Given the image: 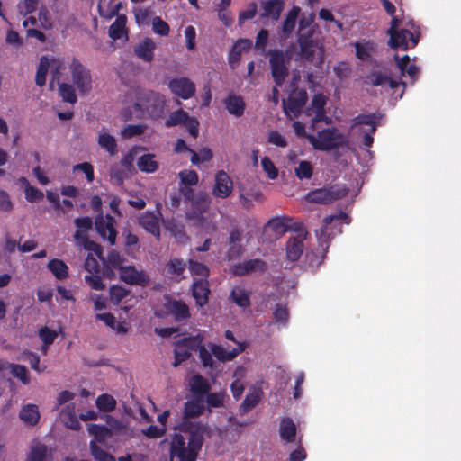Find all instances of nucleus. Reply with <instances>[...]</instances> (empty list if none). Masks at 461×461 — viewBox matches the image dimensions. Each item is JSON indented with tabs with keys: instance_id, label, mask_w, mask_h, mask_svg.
<instances>
[{
	"instance_id": "obj_21",
	"label": "nucleus",
	"mask_w": 461,
	"mask_h": 461,
	"mask_svg": "<svg viewBox=\"0 0 461 461\" xmlns=\"http://www.w3.org/2000/svg\"><path fill=\"white\" fill-rule=\"evenodd\" d=\"M224 105L227 111L236 117H241L246 108L243 97L234 94L229 95L225 98Z\"/></svg>"
},
{
	"instance_id": "obj_48",
	"label": "nucleus",
	"mask_w": 461,
	"mask_h": 461,
	"mask_svg": "<svg viewBox=\"0 0 461 461\" xmlns=\"http://www.w3.org/2000/svg\"><path fill=\"white\" fill-rule=\"evenodd\" d=\"M273 317L276 324L285 326L289 320V312L287 307L281 303H277L273 312Z\"/></svg>"
},
{
	"instance_id": "obj_18",
	"label": "nucleus",
	"mask_w": 461,
	"mask_h": 461,
	"mask_svg": "<svg viewBox=\"0 0 461 461\" xmlns=\"http://www.w3.org/2000/svg\"><path fill=\"white\" fill-rule=\"evenodd\" d=\"M267 226L277 236H282L289 230H299V224L293 223V219L290 217L274 218L267 222Z\"/></svg>"
},
{
	"instance_id": "obj_54",
	"label": "nucleus",
	"mask_w": 461,
	"mask_h": 461,
	"mask_svg": "<svg viewBox=\"0 0 461 461\" xmlns=\"http://www.w3.org/2000/svg\"><path fill=\"white\" fill-rule=\"evenodd\" d=\"M47 447L45 445H38L32 447L26 461H46Z\"/></svg>"
},
{
	"instance_id": "obj_4",
	"label": "nucleus",
	"mask_w": 461,
	"mask_h": 461,
	"mask_svg": "<svg viewBox=\"0 0 461 461\" xmlns=\"http://www.w3.org/2000/svg\"><path fill=\"white\" fill-rule=\"evenodd\" d=\"M269 67L272 78L276 86H282L289 76L288 63L290 57L280 50H269Z\"/></svg>"
},
{
	"instance_id": "obj_8",
	"label": "nucleus",
	"mask_w": 461,
	"mask_h": 461,
	"mask_svg": "<svg viewBox=\"0 0 461 461\" xmlns=\"http://www.w3.org/2000/svg\"><path fill=\"white\" fill-rule=\"evenodd\" d=\"M387 34L390 36L388 45L393 50L400 49L402 50L416 47L420 37L419 31L411 32L405 28L387 32Z\"/></svg>"
},
{
	"instance_id": "obj_46",
	"label": "nucleus",
	"mask_w": 461,
	"mask_h": 461,
	"mask_svg": "<svg viewBox=\"0 0 461 461\" xmlns=\"http://www.w3.org/2000/svg\"><path fill=\"white\" fill-rule=\"evenodd\" d=\"M188 113L182 109L175 111L170 113L168 118L166 120L165 125L167 127H173L182 123H185L188 120Z\"/></svg>"
},
{
	"instance_id": "obj_57",
	"label": "nucleus",
	"mask_w": 461,
	"mask_h": 461,
	"mask_svg": "<svg viewBox=\"0 0 461 461\" xmlns=\"http://www.w3.org/2000/svg\"><path fill=\"white\" fill-rule=\"evenodd\" d=\"M145 126L142 124H129L126 125L122 131V136L126 139H131L135 136L141 135L145 131Z\"/></svg>"
},
{
	"instance_id": "obj_14",
	"label": "nucleus",
	"mask_w": 461,
	"mask_h": 461,
	"mask_svg": "<svg viewBox=\"0 0 461 461\" xmlns=\"http://www.w3.org/2000/svg\"><path fill=\"white\" fill-rule=\"evenodd\" d=\"M244 251L245 248L242 245V230L238 227H234L230 231L226 258L228 260L239 259Z\"/></svg>"
},
{
	"instance_id": "obj_2",
	"label": "nucleus",
	"mask_w": 461,
	"mask_h": 461,
	"mask_svg": "<svg viewBox=\"0 0 461 461\" xmlns=\"http://www.w3.org/2000/svg\"><path fill=\"white\" fill-rule=\"evenodd\" d=\"M308 141L315 150L330 151L339 149L348 143V138L338 128H326L317 132V135H308Z\"/></svg>"
},
{
	"instance_id": "obj_59",
	"label": "nucleus",
	"mask_w": 461,
	"mask_h": 461,
	"mask_svg": "<svg viewBox=\"0 0 461 461\" xmlns=\"http://www.w3.org/2000/svg\"><path fill=\"white\" fill-rule=\"evenodd\" d=\"M199 351V358L202 361L203 366L205 368L213 369L214 368V362L212 359V351H209L204 345H202Z\"/></svg>"
},
{
	"instance_id": "obj_11",
	"label": "nucleus",
	"mask_w": 461,
	"mask_h": 461,
	"mask_svg": "<svg viewBox=\"0 0 461 461\" xmlns=\"http://www.w3.org/2000/svg\"><path fill=\"white\" fill-rule=\"evenodd\" d=\"M233 191V181L224 170H219L215 174L214 185L212 194L215 198L226 199Z\"/></svg>"
},
{
	"instance_id": "obj_26",
	"label": "nucleus",
	"mask_w": 461,
	"mask_h": 461,
	"mask_svg": "<svg viewBox=\"0 0 461 461\" xmlns=\"http://www.w3.org/2000/svg\"><path fill=\"white\" fill-rule=\"evenodd\" d=\"M154 41L149 38H146L134 48V52L142 60L150 62L154 58Z\"/></svg>"
},
{
	"instance_id": "obj_62",
	"label": "nucleus",
	"mask_w": 461,
	"mask_h": 461,
	"mask_svg": "<svg viewBox=\"0 0 461 461\" xmlns=\"http://www.w3.org/2000/svg\"><path fill=\"white\" fill-rule=\"evenodd\" d=\"M185 269V264L178 258L171 259L167 264V272L173 276H180Z\"/></svg>"
},
{
	"instance_id": "obj_24",
	"label": "nucleus",
	"mask_w": 461,
	"mask_h": 461,
	"mask_svg": "<svg viewBox=\"0 0 461 461\" xmlns=\"http://www.w3.org/2000/svg\"><path fill=\"white\" fill-rule=\"evenodd\" d=\"M303 239L300 237H292L286 242V257L289 260L297 261L303 251Z\"/></svg>"
},
{
	"instance_id": "obj_63",
	"label": "nucleus",
	"mask_w": 461,
	"mask_h": 461,
	"mask_svg": "<svg viewBox=\"0 0 461 461\" xmlns=\"http://www.w3.org/2000/svg\"><path fill=\"white\" fill-rule=\"evenodd\" d=\"M86 283L94 290H104L105 288V285L103 283V280L99 274H92L86 275L84 277Z\"/></svg>"
},
{
	"instance_id": "obj_15",
	"label": "nucleus",
	"mask_w": 461,
	"mask_h": 461,
	"mask_svg": "<svg viewBox=\"0 0 461 461\" xmlns=\"http://www.w3.org/2000/svg\"><path fill=\"white\" fill-rule=\"evenodd\" d=\"M120 276L122 281L129 285L146 286L149 284V277L144 271H139L135 267H123L120 270Z\"/></svg>"
},
{
	"instance_id": "obj_41",
	"label": "nucleus",
	"mask_w": 461,
	"mask_h": 461,
	"mask_svg": "<svg viewBox=\"0 0 461 461\" xmlns=\"http://www.w3.org/2000/svg\"><path fill=\"white\" fill-rule=\"evenodd\" d=\"M260 401V394L258 392L248 393L241 402L239 411L241 415L250 411Z\"/></svg>"
},
{
	"instance_id": "obj_56",
	"label": "nucleus",
	"mask_w": 461,
	"mask_h": 461,
	"mask_svg": "<svg viewBox=\"0 0 461 461\" xmlns=\"http://www.w3.org/2000/svg\"><path fill=\"white\" fill-rule=\"evenodd\" d=\"M39 337L45 345V347H49L54 342V340L58 337V333L56 330H50L49 327L44 326L40 329Z\"/></svg>"
},
{
	"instance_id": "obj_58",
	"label": "nucleus",
	"mask_w": 461,
	"mask_h": 461,
	"mask_svg": "<svg viewBox=\"0 0 461 461\" xmlns=\"http://www.w3.org/2000/svg\"><path fill=\"white\" fill-rule=\"evenodd\" d=\"M261 166L269 179L274 180L278 176V169L268 157L261 159Z\"/></svg>"
},
{
	"instance_id": "obj_53",
	"label": "nucleus",
	"mask_w": 461,
	"mask_h": 461,
	"mask_svg": "<svg viewBox=\"0 0 461 461\" xmlns=\"http://www.w3.org/2000/svg\"><path fill=\"white\" fill-rule=\"evenodd\" d=\"M110 299L115 305H119L120 303L129 294V291L120 285H113L110 287Z\"/></svg>"
},
{
	"instance_id": "obj_25",
	"label": "nucleus",
	"mask_w": 461,
	"mask_h": 461,
	"mask_svg": "<svg viewBox=\"0 0 461 461\" xmlns=\"http://www.w3.org/2000/svg\"><path fill=\"white\" fill-rule=\"evenodd\" d=\"M126 23V16L124 14L118 15L115 21L109 27V37L114 41L120 40L123 36L127 38Z\"/></svg>"
},
{
	"instance_id": "obj_45",
	"label": "nucleus",
	"mask_w": 461,
	"mask_h": 461,
	"mask_svg": "<svg viewBox=\"0 0 461 461\" xmlns=\"http://www.w3.org/2000/svg\"><path fill=\"white\" fill-rule=\"evenodd\" d=\"M95 403L97 408L103 411H112L116 406L114 398L107 393L99 395Z\"/></svg>"
},
{
	"instance_id": "obj_30",
	"label": "nucleus",
	"mask_w": 461,
	"mask_h": 461,
	"mask_svg": "<svg viewBox=\"0 0 461 461\" xmlns=\"http://www.w3.org/2000/svg\"><path fill=\"white\" fill-rule=\"evenodd\" d=\"M74 223L77 227V230L74 233V239L76 240H86L87 231L90 230L93 227V221L90 217H79L75 219Z\"/></svg>"
},
{
	"instance_id": "obj_50",
	"label": "nucleus",
	"mask_w": 461,
	"mask_h": 461,
	"mask_svg": "<svg viewBox=\"0 0 461 461\" xmlns=\"http://www.w3.org/2000/svg\"><path fill=\"white\" fill-rule=\"evenodd\" d=\"M295 176L303 180V179H310L312 176L313 169L312 166L309 161L302 160L299 162V165L294 169Z\"/></svg>"
},
{
	"instance_id": "obj_49",
	"label": "nucleus",
	"mask_w": 461,
	"mask_h": 461,
	"mask_svg": "<svg viewBox=\"0 0 461 461\" xmlns=\"http://www.w3.org/2000/svg\"><path fill=\"white\" fill-rule=\"evenodd\" d=\"M194 209L197 210L199 213H203L206 212L209 207V196L206 193L201 192L198 194L194 195V200L191 201Z\"/></svg>"
},
{
	"instance_id": "obj_5",
	"label": "nucleus",
	"mask_w": 461,
	"mask_h": 461,
	"mask_svg": "<svg viewBox=\"0 0 461 461\" xmlns=\"http://www.w3.org/2000/svg\"><path fill=\"white\" fill-rule=\"evenodd\" d=\"M348 189L345 185H334L309 192L305 199L309 203L328 204L347 196Z\"/></svg>"
},
{
	"instance_id": "obj_32",
	"label": "nucleus",
	"mask_w": 461,
	"mask_h": 461,
	"mask_svg": "<svg viewBox=\"0 0 461 461\" xmlns=\"http://www.w3.org/2000/svg\"><path fill=\"white\" fill-rule=\"evenodd\" d=\"M285 0H268L264 3L263 16L277 20L284 9Z\"/></svg>"
},
{
	"instance_id": "obj_36",
	"label": "nucleus",
	"mask_w": 461,
	"mask_h": 461,
	"mask_svg": "<svg viewBox=\"0 0 461 461\" xmlns=\"http://www.w3.org/2000/svg\"><path fill=\"white\" fill-rule=\"evenodd\" d=\"M348 218V214L346 212H340L336 215L326 216L323 220L325 227L321 230V234L319 237V241L323 248L324 254L327 253L329 249V238L325 235L326 227L333 222L335 220H344Z\"/></svg>"
},
{
	"instance_id": "obj_34",
	"label": "nucleus",
	"mask_w": 461,
	"mask_h": 461,
	"mask_svg": "<svg viewBox=\"0 0 461 461\" xmlns=\"http://www.w3.org/2000/svg\"><path fill=\"white\" fill-rule=\"evenodd\" d=\"M139 169L146 173H154L158 169V163L155 160V155L144 154L138 158Z\"/></svg>"
},
{
	"instance_id": "obj_9",
	"label": "nucleus",
	"mask_w": 461,
	"mask_h": 461,
	"mask_svg": "<svg viewBox=\"0 0 461 461\" xmlns=\"http://www.w3.org/2000/svg\"><path fill=\"white\" fill-rule=\"evenodd\" d=\"M135 105L143 107L150 118L158 119L164 113L166 100L163 95L149 91Z\"/></svg>"
},
{
	"instance_id": "obj_6",
	"label": "nucleus",
	"mask_w": 461,
	"mask_h": 461,
	"mask_svg": "<svg viewBox=\"0 0 461 461\" xmlns=\"http://www.w3.org/2000/svg\"><path fill=\"white\" fill-rule=\"evenodd\" d=\"M73 84L79 94L85 95L92 89V76L90 70L77 59L74 58L69 65Z\"/></svg>"
},
{
	"instance_id": "obj_40",
	"label": "nucleus",
	"mask_w": 461,
	"mask_h": 461,
	"mask_svg": "<svg viewBox=\"0 0 461 461\" xmlns=\"http://www.w3.org/2000/svg\"><path fill=\"white\" fill-rule=\"evenodd\" d=\"M203 345V338L199 335L185 337L175 342L176 348H185L187 350H198Z\"/></svg>"
},
{
	"instance_id": "obj_28",
	"label": "nucleus",
	"mask_w": 461,
	"mask_h": 461,
	"mask_svg": "<svg viewBox=\"0 0 461 461\" xmlns=\"http://www.w3.org/2000/svg\"><path fill=\"white\" fill-rule=\"evenodd\" d=\"M97 143L109 156L113 157L118 152V145L115 138L108 132H101L97 138Z\"/></svg>"
},
{
	"instance_id": "obj_38",
	"label": "nucleus",
	"mask_w": 461,
	"mask_h": 461,
	"mask_svg": "<svg viewBox=\"0 0 461 461\" xmlns=\"http://www.w3.org/2000/svg\"><path fill=\"white\" fill-rule=\"evenodd\" d=\"M61 418L66 427L74 430L80 429V423L76 416L73 406L67 405L61 411Z\"/></svg>"
},
{
	"instance_id": "obj_33",
	"label": "nucleus",
	"mask_w": 461,
	"mask_h": 461,
	"mask_svg": "<svg viewBox=\"0 0 461 461\" xmlns=\"http://www.w3.org/2000/svg\"><path fill=\"white\" fill-rule=\"evenodd\" d=\"M47 267L58 280H63L68 276V267L61 259L53 258L49 261Z\"/></svg>"
},
{
	"instance_id": "obj_29",
	"label": "nucleus",
	"mask_w": 461,
	"mask_h": 461,
	"mask_svg": "<svg viewBox=\"0 0 461 461\" xmlns=\"http://www.w3.org/2000/svg\"><path fill=\"white\" fill-rule=\"evenodd\" d=\"M280 437L287 443H293L296 437V426L291 418H283L280 422Z\"/></svg>"
},
{
	"instance_id": "obj_13",
	"label": "nucleus",
	"mask_w": 461,
	"mask_h": 461,
	"mask_svg": "<svg viewBox=\"0 0 461 461\" xmlns=\"http://www.w3.org/2000/svg\"><path fill=\"white\" fill-rule=\"evenodd\" d=\"M307 92L304 89H294L286 101H284V111L286 114L297 115L307 102Z\"/></svg>"
},
{
	"instance_id": "obj_35",
	"label": "nucleus",
	"mask_w": 461,
	"mask_h": 461,
	"mask_svg": "<svg viewBox=\"0 0 461 461\" xmlns=\"http://www.w3.org/2000/svg\"><path fill=\"white\" fill-rule=\"evenodd\" d=\"M300 12L301 8L299 6H293L287 13L282 26V32L285 35H289L294 30Z\"/></svg>"
},
{
	"instance_id": "obj_23",
	"label": "nucleus",
	"mask_w": 461,
	"mask_h": 461,
	"mask_svg": "<svg viewBox=\"0 0 461 461\" xmlns=\"http://www.w3.org/2000/svg\"><path fill=\"white\" fill-rule=\"evenodd\" d=\"M204 411L203 399L194 397V400L187 401L184 406V421H190L189 419L198 418Z\"/></svg>"
},
{
	"instance_id": "obj_51",
	"label": "nucleus",
	"mask_w": 461,
	"mask_h": 461,
	"mask_svg": "<svg viewBox=\"0 0 461 461\" xmlns=\"http://www.w3.org/2000/svg\"><path fill=\"white\" fill-rule=\"evenodd\" d=\"M189 269L193 275L201 276V279H207L210 275V270L204 264L193 259L189 260Z\"/></svg>"
},
{
	"instance_id": "obj_1",
	"label": "nucleus",
	"mask_w": 461,
	"mask_h": 461,
	"mask_svg": "<svg viewBox=\"0 0 461 461\" xmlns=\"http://www.w3.org/2000/svg\"><path fill=\"white\" fill-rule=\"evenodd\" d=\"M206 425L197 421H183L181 432L171 437L169 455L171 461H196L203 447Z\"/></svg>"
},
{
	"instance_id": "obj_7",
	"label": "nucleus",
	"mask_w": 461,
	"mask_h": 461,
	"mask_svg": "<svg viewBox=\"0 0 461 461\" xmlns=\"http://www.w3.org/2000/svg\"><path fill=\"white\" fill-rule=\"evenodd\" d=\"M163 308L164 311L159 310L155 312L157 317L164 318L167 315H171L176 322L185 321L191 317L189 306L181 300L165 296Z\"/></svg>"
},
{
	"instance_id": "obj_47",
	"label": "nucleus",
	"mask_w": 461,
	"mask_h": 461,
	"mask_svg": "<svg viewBox=\"0 0 461 461\" xmlns=\"http://www.w3.org/2000/svg\"><path fill=\"white\" fill-rule=\"evenodd\" d=\"M180 182L179 185H196L199 182V176L195 170H181L178 174Z\"/></svg>"
},
{
	"instance_id": "obj_27",
	"label": "nucleus",
	"mask_w": 461,
	"mask_h": 461,
	"mask_svg": "<svg viewBox=\"0 0 461 461\" xmlns=\"http://www.w3.org/2000/svg\"><path fill=\"white\" fill-rule=\"evenodd\" d=\"M19 417L28 425H36L41 417L38 406L31 403L24 405L20 411Z\"/></svg>"
},
{
	"instance_id": "obj_60",
	"label": "nucleus",
	"mask_w": 461,
	"mask_h": 461,
	"mask_svg": "<svg viewBox=\"0 0 461 461\" xmlns=\"http://www.w3.org/2000/svg\"><path fill=\"white\" fill-rule=\"evenodd\" d=\"M81 171L86 175V180L91 183L95 179L94 167L88 162L73 166V172Z\"/></svg>"
},
{
	"instance_id": "obj_16",
	"label": "nucleus",
	"mask_w": 461,
	"mask_h": 461,
	"mask_svg": "<svg viewBox=\"0 0 461 461\" xmlns=\"http://www.w3.org/2000/svg\"><path fill=\"white\" fill-rule=\"evenodd\" d=\"M210 293L211 290L207 279H194L191 285V294L197 306L203 307L208 303Z\"/></svg>"
},
{
	"instance_id": "obj_43",
	"label": "nucleus",
	"mask_w": 461,
	"mask_h": 461,
	"mask_svg": "<svg viewBox=\"0 0 461 461\" xmlns=\"http://www.w3.org/2000/svg\"><path fill=\"white\" fill-rule=\"evenodd\" d=\"M59 95L61 96L62 100L64 102L69 103V104H76L77 103V95L75 92V89L72 85L68 83H61L59 86Z\"/></svg>"
},
{
	"instance_id": "obj_31",
	"label": "nucleus",
	"mask_w": 461,
	"mask_h": 461,
	"mask_svg": "<svg viewBox=\"0 0 461 461\" xmlns=\"http://www.w3.org/2000/svg\"><path fill=\"white\" fill-rule=\"evenodd\" d=\"M356 56L362 61L371 59L372 54L375 51V43L372 41L355 43Z\"/></svg>"
},
{
	"instance_id": "obj_64",
	"label": "nucleus",
	"mask_w": 461,
	"mask_h": 461,
	"mask_svg": "<svg viewBox=\"0 0 461 461\" xmlns=\"http://www.w3.org/2000/svg\"><path fill=\"white\" fill-rule=\"evenodd\" d=\"M366 79L373 86H384L388 81V76L378 71H372L366 76Z\"/></svg>"
},
{
	"instance_id": "obj_55",
	"label": "nucleus",
	"mask_w": 461,
	"mask_h": 461,
	"mask_svg": "<svg viewBox=\"0 0 461 461\" xmlns=\"http://www.w3.org/2000/svg\"><path fill=\"white\" fill-rule=\"evenodd\" d=\"M91 454L96 461H114V457L95 443H90Z\"/></svg>"
},
{
	"instance_id": "obj_3",
	"label": "nucleus",
	"mask_w": 461,
	"mask_h": 461,
	"mask_svg": "<svg viewBox=\"0 0 461 461\" xmlns=\"http://www.w3.org/2000/svg\"><path fill=\"white\" fill-rule=\"evenodd\" d=\"M315 32L312 28L308 29L305 32L298 33V44L300 47V56L304 61L313 63L315 60L316 50H319L320 59L316 63L317 67H321L323 63V50L322 47L319 46V42L313 38Z\"/></svg>"
},
{
	"instance_id": "obj_44",
	"label": "nucleus",
	"mask_w": 461,
	"mask_h": 461,
	"mask_svg": "<svg viewBox=\"0 0 461 461\" xmlns=\"http://www.w3.org/2000/svg\"><path fill=\"white\" fill-rule=\"evenodd\" d=\"M8 367L10 368L11 374L19 379L23 384H30V377L27 368L19 364H9Z\"/></svg>"
},
{
	"instance_id": "obj_20",
	"label": "nucleus",
	"mask_w": 461,
	"mask_h": 461,
	"mask_svg": "<svg viewBox=\"0 0 461 461\" xmlns=\"http://www.w3.org/2000/svg\"><path fill=\"white\" fill-rule=\"evenodd\" d=\"M139 224L157 239L160 238L159 218L152 212H145L139 217Z\"/></svg>"
},
{
	"instance_id": "obj_37",
	"label": "nucleus",
	"mask_w": 461,
	"mask_h": 461,
	"mask_svg": "<svg viewBox=\"0 0 461 461\" xmlns=\"http://www.w3.org/2000/svg\"><path fill=\"white\" fill-rule=\"evenodd\" d=\"M230 299L241 308H247L250 305L249 294L242 287H234L230 292Z\"/></svg>"
},
{
	"instance_id": "obj_61",
	"label": "nucleus",
	"mask_w": 461,
	"mask_h": 461,
	"mask_svg": "<svg viewBox=\"0 0 461 461\" xmlns=\"http://www.w3.org/2000/svg\"><path fill=\"white\" fill-rule=\"evenodd\" d=\"M25 199L30 203H37L43 199V193L35 186L28 185L24 189Z\"/></svg>"
},
{
	"instance_id": "obj_39",
	"label": "nucleus",
	"mask_w": 461,
	"mask_h": 461,
	"mask_svg": "<svg viewBox=\"0 0 461 461\" xmlns=\"http://www.w3.org/2000/svg\"><path fill=\"white\" fill-rule=\"evenodd\" d=\"M50 66V61L47 56H42L37 68L35 83L39 86H43L46 84V76Z\"/></svg>"
},
{
	"instance_id": "obj_22",
	"label": "nucleus",
	"mask_w": 461,
	"mask_h": 461,
	"mask_svg": "<svg viewBox=\"0 0 461 461\" xmlns=\"http://www.w3.org/2000/svg\"><path fill=\"white\" fill-rule=\"evenodd\" d=\"M190 390L195 397L204 398L211 390V385L208 380L202 375H194L189 381Z\"/></svg>"
},
{
	"instance_id": "obj_42",
	"label": "nucleus",
	"mask_w": 461,
	"mask_h": 461,
	"mask_svg": "<svg viewBox=\"0 0 461 461\" xmlns=\"http://www.w3.org/2000/svg\"><path fill=\"white\" fill-rule=\"evenodd\" d=\"M375 114H359L353 118V127L359 125H369L371 127L372 133L376 131L377 122Z\"/></svg>"
},
{
	"instance_id": "obj_12",
	"label": "nucleus",
	"mask_w": 461,
	"mask_h": 461,
	"mask_svg": "<svg viewBox=\"0 0 461 461\" xmlns=\"http://www.w3.org/2000/svg\"><path fill=\"white\" fill-rule=\"evenodd\" d=\"M168 87L174 95L184 100L193 97L196 90L194 83L185 77L171 79Z\"/></svg>"
},
{
	"instance_id": "obj_19",
	"label": "nucleus",
	"mask_w": 461,
	"mask_h": 461,
	"mask_svg": "<svg viewBox=\"0 0 461 461\" xmlns=\"http://www.w3.org/2000/svg\"><path fill=\"white\" fill-rule=\"evenodd\" d=\"M238 343V348L230 351H227L222 346L214 343H210L209 348L212 355L221 362L233 360L240 353L245 350V345L240 342Z\"/></svg>"
},
{
	"instance_id": "obj_52",
	"label": "nucleus",
	"mask_w": 461,
	"mask_h": 461,
	"mask_svg": "<svg viewBox=\"0 0 461 461\" xmlns=\"http://www.w3.org/2000/svg\"><path fill=\"white\" fill-rule=\"evenodd\" d=\"M125 258L115 249L108 252L106 264L108 267L121 270Z\"/></svg>"
},
{
	"instance_id": "obj_10",
	"label": "nucleus",
	"mask_w": 461,
	"mask_h": 461,
	"mask_svg": "<svg viewBox=\"0 0 461 461\" xmlns=\"http://www.w3.org/2000/svg\"><path fill=\"white\" fill-rule=\"evenodd\" d=\"M115 224V219L110 214H106L105 216L100 214L95 218V225L96 231L102 239L106 240L110 245H114L116 242L117 230Z\"/></svg>"
},
{
	"instance_id": "obj_17",
	"label": "nucleus",
	"mask_w": 461,
	"mask_h": 461,
	"mask_svg": "<svg viewBox=\"0 0 461 461\" xmlns=\"http://www.w3.org/2000/svg\"><path fill=\"white\" fill-rule=\"evenodd\" d=\"M267 269V263L260 258L244 260L232 267V274L237 276H243L254 271L264 272Z\"/></svg>"
}]
</instances>
